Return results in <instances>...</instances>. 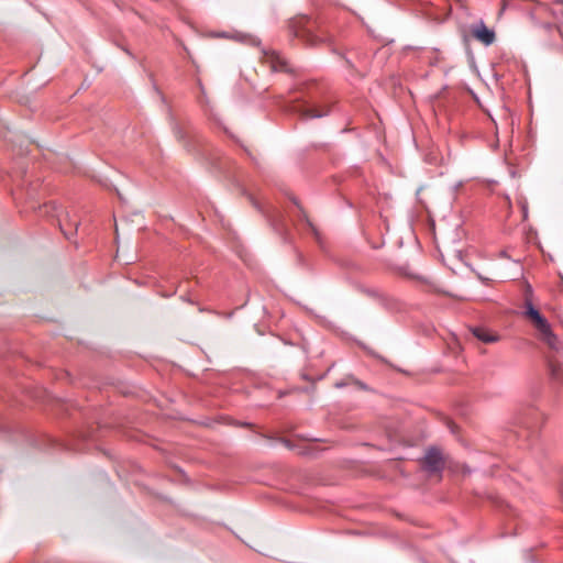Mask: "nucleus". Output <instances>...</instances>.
<instances>
[{
  "label": "nucleus",
  "instance_id": "nucleus-1",
  "mask_svg": "<svg viewBox=\"0 0 563 563\" xmlns=\"http://www.w3.org/2000/svg\"><path fill=\"white\" fill-rule=\"evenodd\" d=\"M290 33L307 46H318L332 41V36L320 22L308 16L294 21L290 24Z\"/></svg>",
  "mask_w": 563,
  "mask_h": 563
},
{
  "label": "nucleus",
  "instance_id": "nucleus-2",
  "mask_svg": "<svg viewBox=\"0 0 563 563\" xmlns=\"http://www.w3.org/2000/svg\"><path fill=\"white\" fill-rule=\"evenodd\" d=\"M522 316L532 324L538 333L539 340L545 343L550 349L558 350L559 338L552 331L550 322L533 306L530 297H526Z\"/></svg>",
  "mask_w": 563,
  "mask_h": 563
},
{
  "label": "nucleus",
  "instance_id": "nucleus-3",
  "mask_svg": "<svg viewBox=\"0 0 563 563\" xmlns=\"http://www.w3.org/2000/svg\"><path fill=\"white\" fill-rule=\"evenodd\" d=\"M421 463L422 467L430 473H439L444 468V460L438 448L428 449Z\"/></svg>",
  "mask_w": 563,
  "mask_h": 563
},
{
  "label": "nucleus",
  "instance_id": "nucleus-4",
  "mask_svg": "<svg viewBox=\"0 0 563 563\" xmlns=\"http://www.w3.org/2000/svg\"><path fill=\"white\" fill-rule=\"evenodd\" d=\"M472 35L485 46L492 45L496 40V34L488 29L483 21L472 25Z\"/></svg>",
  "mask_w": 563,
  "mask_h": 563
},
{
  "label": "nucleus",
  "instance_id": "nucleus-5",
  "mask_svg": "<svg viewBox=\"0 0 563 563\" xmlns=\"http://www.w3.org/2000/svg\"><path fill=\"white\" fill-rule=\"evenodd\" d=\"M58 222L65 238L70 240L71 236L77 232L79 225L78 220L70 218L69 213L66 212L64 219H59Z\"/></svg>",
  "mask_w": 563,
  "mask_h": 563
},
{
  "label": "nucleus",
  "instance_id": "nucleus-6",
  "mask_svg": "<svg viewBox=\"0 0 563 563\" xmlns=\"http://www.w3.org/2000/svg\"><path fill=\"white\" fill-rule=\"evenodd\" d=\"M265 58L266 63L269 64L272 69L274 71H286L287 70V63L286 60L279 55V53L275 51L265 52Z\"/></svg>",
  "mask_w": 563,
  "mask_h": 563
},
{
  "label": "nucleus",
  "instance_id": "nucleus-7",
  "mask_svg": "<svg viewBox=\"0 0 563 563\" xmlns=\"http://www.w3.org/2000/svg\"><path fill=\"white\" fill-rule=\"evenodd\" d=\"M474 336L484 343H493L498 340L497 335L489 333L486 329L476 327L472 330Z\"/></svg>",
  "mask_w": 563,
  "mask_h": 563
},
{
  "label": "nucleus",
  "instance_id": "nucleus-8",
  "mask_svg": "<svg viewBox=\"0 0 563 563\" xmlns=\"http://www.w3.org/2000/svg\"><path fill=\"white\" fill-rule=\"evenodd\" d=\"M330 112L328 107L322 108H307L302 111L301 115L305 119H314L327 115Z\"/></svg>",
  "mask_w": 563,
  "mask_h": 563
},
{
  "label": "nucleus",
  "instance_id": "nucleus-9",
  "mask_svg": "<svg viewBox=\"0 0 563 563\" xmlns=\"http://www.w3.org/2000/svg\"><path fill=\"white\" fill-rule=\"evenodd\" d=\"M518 206L520 207V210L522 212V220L526 221L528 219V201L525 197H521L517 200Z\"/></svg>",
  "mask_w": 563,
  "mask_h": 563
},
{
  "label": "nucleus",
  "instance_id": "nucleus-10",
  "mask_svg": "<svg viewBox=\"0 0 563 563\" xmlns=\"http://www.w3.org/2000/svg\"><path fill=\"white\" fill-rule=\"evenodd\" d=\"M538 7H539L540 9H545V8H547V5H545L544 3H540V2L538 3Z\"/></svg>",
  "mask_w": 563,
  "mask_h": 563
},
{
  "label": "nucleus",
  "instance_id": "nucleus-11",
  "mask_svg": "<svg viewBox=\"0 0 563 563\" xmlns=\"http://www.w3.org/2000/svg\"><path fill=\"white\" fill-rule=\"evenodd\" d=\"M308 224H309V227H311V229L313 230V232H316V229L313 228L312 223H310V222L308 221Z\"/></svg>",
  "mask_w": 563,
  "mask_h": 563
},
{
  "label": "nucleus",
  "instance_id": "nucleus-12",
  "mask_svg": "<svg viewBox=\"0 0 563 563\" xmlns=\"http://www.w3.org/2000/svg\"><path fill=\"white\" fill-rule=\"evenodd\" d=\"M274 225V229L277 230V231H280V229L277 227V224H273Z\"/></svg>",
  "mask_w": 563,
  "mask_h": 563
}]
</instances>
